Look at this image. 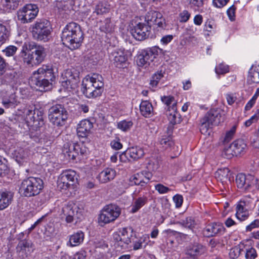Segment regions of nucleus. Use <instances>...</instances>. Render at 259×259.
<instances>
[{
  "mask_svg": "<svg viewBox=\"0 0 259 259\" xmlns=\"http://www.w3.org/2000/svg\"><path fill=\"white\" fill-rule=\"evenodd\" d=\"M236 8L234 5L231 6L227 10V13L228 16L231 21H233L235 17Z\"/></svg>",
  "mask_w": 259,
  "mask_h": 259,
  "instance_id": "obj_59",
  "label": "nucleus"
},
{
  "mask_svg": "<svg viewBox=\"0 0 259 259\" xmlns=\"http://www.w3.org/2000/svg\"><path fill=\"white\" fill-rule=\"evenodd\" d=\"M250 143L254 148L259 149V134L256 131L250 138Z\"/></svg>",
  "mask_w": 259,
  "mask_h": 259,
  "instance_id": "obj_52",
  "label": "nucleus"
},
{
  "mask_svg": "<svg viewBox=\"0 0 259 259\" xmlns=\"http://www.w3.org/2000/svg\"><path fill=\"white\" fill-rule=\"evenodd\" d=\"M215 72L217 74H224L229 71V68L227 65L223 64H220L215 69Z\"/></svg>",
  "mask_w": 259,
  "mask_h": 259,
  "instance_id": "obj_54",
  "label": "nucleus"
},
{
  "mask_svg": "<svg viewBox=\"0 0 259 259\" xmlns=\"http://www.w3.org/2000/svg\"><path fill=\"white\" fill-rule=\"evenodd\" d=\"M79 145L73 142L66 143L64 145L63 153L69 160H74L79 155Z\"/></svg>",
  "mask_w": 259,
  "mask_h": 259,
  "instance_id": "obj_21",
  "label": "nucleus"
},
{
  "mask_svg": "<svg viewBox=\"0 0 259 259\" xmlns=\"http://www.w3.org/2000/svg\"><path fill=\"white\" fill-rule=\"evenodd\" d=\"M92 127V123L89 120H81L77 125V134L79 137H85L89 134Z\"/></svg>",
  "mask_w": 259,
  "mask_h": 259,
  "instance_id": "obj_24",
  "label": "nucleus"
},
{
  "mask_svg": "<svg viewBox=\"0 0 259 259\" xmlns=\"http://www.w3.org/2000/svg\"><path fill=\"white\" fill-rule=\"evenodd\" d=\"M14 156L18 163H21L23 160L26 159L28 156V150L21 147H18L14 153Z\"/></svg>",
  "mask_w": 259,
  "mask_h": 259,
  "instance_id": "obj_32",
  "label": "nucleus"
},
{
  "mask_svg": "<svg viewBox=\"0 0 259 259\" xmlns=\"http://www.w3.org/2000/svg\"><path fill=\"white\" fill-rule=\"evenodd\" d=\"M223 155L226 158L228 159L231 158L235 156H237L232 144L224 148L223 152Z\"/></svg>",
  "mask_w": 259,
  "mask_h": 259,
  "instance_id": "obj_50",
  "label": "nucleus"
},
{
  "mask_svg": "<svg viewBox=\"0 0 259 259\" xmlns=\"http://www.w3.org/2000/svg\"><path fill=\"white\" fill-rule=\"evenodd\" d=\"M163 76L162 73L161 71L157 72L155 73L152 77V79L150 80V85L154 88L156 87L160 79Z\"/></svg>",
  "mask_w": 259,
  "mask_h": 259,
  "instance_id": "obj_53",
  "label": "nucleus"
},
{
  "mask_svg": "<svg viewBox=\"0 0 259 259\" xmlns=\"http://www.w3.org/2000/svg\"><path fill=\"white\" fill-rule=\"evenodd\" d=\"M225 230L223 224L213 223L207 225L203 232L205 236L209 237L222 234L225 232Z\"/></svg>",
  "mask_w": 259,
  "mask_h": 259,
  "instance_id": "obj_22",
  "label": "nucleus"
},
{
  "mask_svg": "<svg viewBox=\"0 0 259 259\" xmlns=\"http://www.w3.org/2000/svg\"><path fill=\"white\" fill-rule=\"evenodd\" d=\"M110 60L117 67H122L127 60L125 52L122 49H116L109 56Z\"/></svg>",
  "mask_w": 259,
  "mask_h": 259,
  "instance_id": "obj_23",
  "label": "nucleus"
},
{
  "mask_svg": "<svg viewBox=\"0 0 259 259\" xmlns=\"http://www.w3.org/2000/svg\"><path fill=\"white\" fill-rule=\"evenodd\" d=\"M169 122L172 124H176L181 122L180 115L177 112V108L175 109L167 110L166 113Z\"/></svg>",
  "mask_w": 259,
  "mask_h": 259,
  "instance_id": "obj_38",
  "label": "nucleus"
},
{
  "mask_svg": "<svg viewBox=\"0 0 259 259\" xmlns=\"http://www.w3.org/2000/svg\"><path fill=\"white\" fill-rule=\"evenodd\" d=\"M258 119V116H257L256 114H254L249 119H248L244 122V125L246 127H249L253 123L256 122L257 121Z\"/></svg>",
  "mask_w": 259,
  "mask_h": 259,
  "instance_id": "obj_60",
  "label": "nucleus"
},
{
  "mask_svg": "<svg viewBox=\"0 0 259 259\" xmlns=\"http://www.w3.org/2000/svg\"><path fill=\"white\" fill-rule=\"evenodd\" d=\"M242 255H244L245 259H255L257 256L255 249L250 247L244 243V249Z\"/></svg>",
  "mask_w": 259,
  "mask_h": 259,
  "instance_id": "obj_39",
  "label": "nucleus"
},
{
  "mask_svg": "<svg viewBox=\"0 0 259 259\" xmlns=\"http://www.w3.org/2000/svg\"><path fill=\"white\" fill-rule=\"evenodd\" d=\"M24 64L29 66L39 64L45 57V49L34 43L25 42L20 54Z\"/></svg>",
  "mask_w": 259,
  "mask_h": 259,
  "instance_id": "obj_3",
  "label": "nucleus"
},
{
  "mask_svg": "<svg viewBox=\"0 0 259 259\" xmlns=\"http://www.w3.org/2000/svg\"><path fill=\"white\" fill-rule=\"evenodd\" d=\"M48 117L50 122L53 125L62 126L66 123L68 113L63 105L56 104L49 109Z\"/></svg>",
  "mask_w": 259,
  "mask_h": 259,
  "instance_id": "obj_8",
  "label": "nucleus"
},
{
  "mask_svg": "<svg viewBox=\"0 0 259 259\" xmlns=\"http://www.w3.org/2000/svg\"><path fill=\"white\" fill-rule=\"evenodd\" d=\"M8 167L6 163V160L0 156V176L5 173V171L7 170Z\"/></svg>",
  "mask_w": 259,
  "mask_h": 259,
  "instance_id": "obj_61",
  "label": "nucleus"
},
{
  "mask_svg": "<svg viewBox=\"0 0 259 259\" xmlns=\"http://www.w3.org/2000/svg\"><path fill=\"white\" fill-rule=\"evenodd\" d=\"M116 171L111 168H106L98 176L97 179L102 183H107L114 179Z\"/></svg>",
  "mask_w": 259,
  "mask_h": 259,
  "instance_id": "obj_25",
  "label": "nucleus"
},
{
  "mask_svg": "<svg viewBox=\"0 0 259 259\" xmlns=\"http://www.w3.org/2000/svg\"><path fill=\"white\" fill-rule=\"evenodd\" d=\"M151 26L146 23H139L130 30L132 36L138 40H143L147 38L150 35Z\"/></svg>",
  "mask_w": 259,
  "mask_h": 259,
  "instance_id": "obj_15",
  "label": "nucleus"
},
{
  "mask_svg": "<svg viewBox=\"0 0 259 259\" xmlns=\"http://www.w3.org/2000/svg\"><path fill=\"white\" fill-rule=\"evenodd\" d=\"M38 11V8L36 5L26 4L17 12L18 19L23 23L30 22L36 17Z\"/></svg>",
  "mask_w": 259,
  "mask_h": 259,
  "instance_id": "obj_11",
  "label": "nucleus"
},
{
  "mask_svg": "<svg viewBox=\"0 0 259 259\" xmlns=\"http://www.w3.org/2000/svg\"><path fill=\"white\" fill-rule=\"evenodd\" d=\"M133 123L131 120H122L118 123L117 127L123 132L129 131L133 126Z\"/></svg>",
  "mask_w": 259,
  "mask_h": 259,
  "instance_id": "obj_49",
  "label": "nucleus"
},
{
  "mask_svg": "<svg viewBox=\"0 0 259 259\" xmlns=\"http://www.w3.org/2000/svg\"><path fill=\"white\" fill-rule=\"evenodd\" d=\"M249 191L259 190V179L254 176L249 175Z\"/></svg>",
  "mask_w": 259,
  "mask_h": 259,
  "instance_id": "obj_46",
  "label": "nucleus"
},
{
  "mask_svg": "<svg viewBox=\"0 0 259 259\" xmlns=\"http://www.w3.org/2000/svg\"><path fill=\"white\" fill-rule=\"evenodd\" d=\"M129 181L131 185H141L143 186L145 184H147V182L144 180L143 174L141 173V172L132 176L129 179Z\"/></svg>",
  "mask_w": 259,
  "mask_h": 259,
  "instance_id": "obj_33",
  "label": "nucleus"
},
{
  "mask_svg": "<svg viewBox=\"0 0 259 259\" xmlns=\"http://www.w3.org/2000/svg\"><path fill=\"white\" fill-rule=\"evenodd\" d=\"M133 231V229L131 227L119 229L113 233V239L118 246L124 248L132 242Z\"/></svg>",
  "mask_w": 259,
  "mask_h": 259,
  "instance_id": "obj_13",
  "label": "nucleus"
},
{
  "mask_svg": "<svg viewBox=\"0 0 259 259\" xmlns=\"http://www.w3.org/2000/svg\"><path fill=\"white\" fill-rule=\"evenodd\" d=\"M149 237L147 235H143L137 241L134 242L133 249L135 250L142 248L143 246L145 247L147 243L146 242Z\"/></svg>",
  "mask_w": 259,
  "mask_h": 259,
  "instance_id": "obj_47",
  "label": "nucleus"
},
{
  "mask_svg": "<svg viewBox=\"0 0 259 259\" xmlns=\"http://www.w3.org/2000/svg\"><path fill=\"white\" fill-rule=\"evenodd\" d=\"M171 134V132L169 131L168 136H163L160 141V144L166 149L169 148H171L174 145V143L171 140V138L170 136Z\"/></svg>",
  "mask_w": 259,
  "mask_h": 259,
  "instance_id": "obj_45",
  "label": "nucleus"
},
{
  "mask_svg": "<svg viewBox=\"0 0 259 259\" xmlns=\"http://www.w3.org/2000/svg\"><path fill=\"white\" fill-rule=\"evenodd\" d=\"M253 200L249 196L245 197L237 204L236 217L240 221L246 220L249 217V210L253 205Z\"/></svg>",
  "mask_w": 259,
  "mask_h": 259,
  "instance_id": "obj_14",
  "label": "nucleus"
},
{
  "mask_svg": "<svg viewBox=\"0 0 259 259\" xmlns=\"http://www.w3.org/2000/svg\"><path fill=\"white\" fill-rule=\"evenodd\" d=\"M159 51L160 49L157 47L142 51L137 56L136 60L137 65L139 66L146 68L158 55Z\"/></svg>",
  "mask_w": 259,
  "mask_h": 259,
  "instance_id": "obj_12",
  "label": "nucleus"
},
{
  "mask_svg": "<svg viewBox=\"0 0 259 259\" xmlns=\"http://www.w3.org/2000/svg\"><path fill=\"white\" fill-rule=\"evenodd\" d=\"M25 118L28 122H32L34 124L41 126L44 124V112L38 109L33 110L27 109L25 112Z\"/></svg>",
  "mask_w": 259,
  "mask_h": 259,
  "instance_id": "obj_19",
  "label": "nucleus"
},
{
  "mask_svg": "<svg viewBox=\"0 0 259 259\" xmlns=\"http://www.w3.org/2000/svg\"><path fill=\"white\" fill-rule=\"evenodd\" d=\"M127 154L133 160H137L143 156L144 152L142 148L135 147L130 148Z\"/></svg>",
  "mask_w": 259,
  "mask_h": 259,
  "instance_id": "obj_34",
  "label": "nucleus"
},
{
  "mask_svg": "<svg viewBox=\"0 0 259 259\" xmlns=\"http://www.w3.org/2000/svg\"><path fill=\"white\" fill-rule=\"evenodd\" d=\"M229 0H213V5L217 8H222L225 6Z\"/></svg>",
  "mask_w": 259,
  "mask_h": 259,
  "instance_id": "obj_62",
  "label": "nucleus"
},
{
  "mask_svg": "<svg viewBox=\"0 0 259 259\" xmlns=\"http://www.w3.org/2000/svg\"><path fill=\"white\" fill-rule=\"evenodd\" d=\"M21 2V0H3V7L7 11L16 9Z\"/></svg>",
  "mask_w": 259,
  "mask_h": 259,
  "instance_id": "obj_40",
  "label": "nucleus"
},
{
  "mask_svg": "<svg viewBox=\"0 0 259 259\" xmlns=\"http://www.w3.org/2000/svg\"><path fill=\"white\" fill-rule=\"evenodd\" d=\"M173 201L175 204L176 207L177 208H180L183 204V196L181 195L177 194L173 197Z\"/></svg>",
  "mask_w": 259,
  "mask_h": 259,
  "instance_id": "obj_56",
  "label": "nucleus"
},
{
  "mask_svg": "<svg viewBox=\"0 0 259 259\" xmlns=\"http://www.w3.org/2000/svg\"><path fill=\"white\" fill-rule=\"evenodd\" d=\"M83 94L88 98L100 96L104 90V82L102 76L98 74L88 75L84 77L82 82Z\"/></svg>",
  "mask_w": 259,
  "mask_h": 259,
  "instance_id": "obj_4",
  "label": "nucleus"
},
{
  "mask_svg": "<svg viewBox=\"0 0 259 259\" xmlns=\"http://www.w3.org/2000/svg\"><path fill=\"white\" fill-rule=\"evenodd\" d=\"M182 224L184 227L190 228L193 226L194 222L191 218H188L185 220L183 221Z\"/></svg>",
  "mask_w": 259,
  "mask_h": 259,
  "instance_id": "obj_64",
  "label": "nucleus"
},
{
  "mask_svg": "<svg viewBox=\"0 0 259 259\" xmlns=\"http://www.w3.org/2000/svg\"><path fill=\"white\" fill-rule=\"evenodd\" d=\"M43 187L44 182L40 178L30 177L22 181L19 192L24 197H33L39 194Z\"/></svg>",
  "mask_w": 259,
  "mask_h": 259,
  "instance_id": "obj_5",
  "label": "nucleus"
},
{
  "mask_svg": "<svg viewBox=\"0 0 259 259\" xmlns=\"http://www.w3.org/2000/svg\"><path fill=\"white\" fill-rule=\"evenodd\" d=\"M13 196L11 192H0V210L6 208L12 203Z\"/></svg>",
  "mask_w": 259,
  "mask_h": 259,
  "instance_id": "obj_27",
  "label": "nucleus"
},
{
  "mask_svg": "<svg viewBox=\"0 0 259 259\" xmlns=\"http://www.w3.org/2000/svg\"><path fill=\"white\" fill-rule=\"evenodd\" d=\"M236 131V126L233 125L229 131H227L223 142L224 143L229 142L234 137Z\"/></svg>",
  "mask_w": 259,
  "mask_h": 259,
  "instance_id": "obj_51",
  "label": "nucleus"
},
{
  "mask_svg": "<svg viewBox=\"0 0 259 259\" xmlns=\"http://www.w3.org/2000/svg\"><path fill=\"white\" fill-rule=\"evenodd\" d=\"M79 208L75 204L69 202L62 208V213L67 223L73 222L74 220L79 219L80 212Z\"/></svg>",
  "mask_w": 259,
  "mask_h": 259,
  "instance_id": "obj_16",
  "label": "nucleus"
},
{
  "mask_svg": "<svg viewBox=\"0 0 259 259\" xmlns=\"http://www.w3.org/2000/svg\"><path fill=\"white\" fill-rule=\"evenodd\" d=\"M244 249V243H240L237 245L232 247L229 251V256L231 258L235 259L242 255Z\"/></svg>",
  "mask_w": 259,
  "mask_h": 259,
  "instance_id": "obj_36",
  "label": "nucleus"
},
{
  "mask_svg": "<svg viewBox=\"0 0 259 259\" xmlns=\"http://www.w3.org/2000/svg\"><path fill=\"white\" fill-rule=\"evenodd\" d=\"M55 79V75L52 66L43 65L33 72L29 80V84L37 90L46 92L52 88V82Z\"/></svg>",
  "mask_w": 259,
  "mask_h": 259,
  "instance_id": "obj_1",
  "label": "nucleus"
},
{
  "mask_svg": "<svg viewBox=\"0 0 259 259\" xmlns=\"http://www.w3.org/2000/svg\"><path fill=\"white\" fill-rule=\"evenodd\" d=\"M121 208L116 204H109L105 205L99 216V223L107 224L115 221L121 214Z\"/></svg>",
  "mask_w": 259,
  "mask_h": 259,
  "instance_id": "obj_9",
  "label": "nucleus"
},
{
  "mask_svg": "<svg viewBox=\"0 0 259 259\" xmlns=\"http://www.w3.org/2000/svg\"><path fill=\"white\" fill-rule=\"evenodd\" d=\"M232 144L237 156L243 152L246 148V144L242 139L236 140Z\"/></svg>",
  "mask_w": 259,
  "mask_h": 259,
  "instance_id": "obj_37",
  "label": "nucleus"
},
{
  "mask_svg": "<svg viewBox=\"0 0 259 259\" xmlns=\"http://www.w3.org/2000/svg\"><path fill=\"white\" fill-rule=\"evenodd\" d=\"M155 189L160 194H165L170 191V189L161 184H157L155 185Z\"/></svg>",
  "mask_w": 259,
  "mask_h": 259,
  "instance_id": "obj_55",
  "label": "nucleus"
},
{
  "mask_svg": "<svg viewBox=\"0 0 259 259\" xmlns=\"http://www.w3.org/2000/svg\"><path fill=\"white\" fill-rule=\"evenodd\" d=\"M114 25L111 23L109 18L105 19L104 21H101L100 29L105 33H111L114 30Z\"/></svg>",
  "mask_w": 259,
  "mask_h": 259,
  "instance_id": "obj_42",
  "label": "nucleus"
},
{
  "mask_svg": "<svg viewBox=\"0 0 259 259\" xmlns=\"http://www.w3.org/2000/svg\"><path fill=\"white\" fill-rule=\"evenodd\" d=\"M17 50V48L16 47L10 46L6 48L4 51V52L7 56H12L15 54Z\"/></svg>",
  "mask_w": 259,
  "mask_h": 259,
  "instance_id": "obj_57",
  "label": "nucleus"
},
{
  "mask_svg": "<svg viewBox=\"0 0 259 259\" xmlns=\"http://www.w3.org/2000/svg\"><path fill=\"white\" fill-rule=\"evenodd\" d=\"M34 249V245L31 241L25 239L19 241L16 247L17 253L22 258L27 257Z\"/></svg>",
  "mask_w": 259,
  "mask_h": 259,
  "instance_id": "obj_20",
  "label": "nucleus"
},
{
  "mask_svg": "<svg viewBox=\"0 0 259 259\" xmlns=\"http://www.w3.org/2000/svg\"><path fill=\"white\" fill-rule=\"evenodd\" d=\"M147 198L146 196L140 197L135 200L132 205L131 212L135 213L138 211L142 206H143L147 202Z\"/></svg>",
  "mask_w": 259,
  "mask_h": 259,
  "instance_id": "obj_41",
  "label": "nucleus"
},
{
  "mask_svg": "<svg viewBox=\"0 0 259 259\" xmlns=\"http://www.w3.org/2000/svg\"><path fill=\"white\" fill-rule=\"evenodd\" d=\"M140 110L143 116L149 117L152 115L153 108L151 103L148 101H143L140 105Z\"/></svg>",
  "mask_w": 259,
  "mask_h": 259,
  "instance_id": "obj_29",
  "label": "nucleus"
},
{
  "mask_svg": "<svg viewBox=\"0 0 259 259\" xmlns=\"http://www.w3.org/2000/svg\"><path fill=\"white\" fill-rule=\"evenodd\" d=\"M222 112L220 109H211L200 119V131L202 134H209L208 131L213 125H217L223 121Z\"/></svg>",
  "mask_w": 259,
  "mask_h": 259,
  "instance_id": "obj_6",
  "label": "nucleus"
},
{
  "mask_svg": "<svg viewBox=\"0 0 259 259\" xmlns=\"http://www.w3.org/2000/svg\"><path fill=\"white\" fill-rule=\"evenodd\" d=\"M205 250V247L203 245L195 244L189 246L187 250V254L191 256H194L202 254Z\"/></svg>",
  "mask_w": 259,
  "mask_h": 259,
  "instance_id": "obj_31",
  "label": "nucleus"
},
{
  "mask_svg": "<svg viewBox=\"0 0 259 259\" xmlns=\"http://www.w3.org/2000/svg\"><path fill=\"white\" fill-rule=\"evenodd\" d=\"M259 226V220H255L246 227V231H250Z\"/></svg>",
  "mask_w": 259,
  "mask_h": 259,
  "instance_id": "obj_63",
  "label": "nucleus"
},
{
  "mask_svg": "<svg viewBox=\"0 0 259 259\" xmlns=\"http://www.w3.org/2000/svg\"><path fill=\"white\" fill-rule=\"evenodd\" d=\"M31 32L34 39L47 41L51 33L49 22L46 20L36 21L32 27Z\"/></svg>",
  "mask_w": 259,
  "mask_h": 259,
  "instance_id": "obj_10",
  "label": "nucleus"
},
{
  "mask_svg": "<svg viewBox=\"0 0 259 259\" xmlns=\"http://www.w3.org/2000/svg\"><path fill=\"white\" fill-rule=\"evenodd\" d=\"M75 179H77L76 172L71 169L66 170L63 171L58 178V187L63 189H66L71 185L69 182H73Z\"/></svg>",
  "mask_w": 259,
  "mask_h": 259,
  "instance_id": "obj_18",
  "label": "nucleus"
},
{
  "mask_svg": "<svg viewBox=\"0 0 259 259\" xmlns=\"http://www.w3.org/2000/svg\"><path fill=\"white\" fill-rule=\"evenodd\" d=\"M248 78L252 83H259V64L250 69Z\"/></svg>",
  "mask_w": 259,
  "mask_h": 259,
  "instance_id": "obj_35",
  "label": "nucleus"
},
{
  "mask_svg": "<svg viewBox=\"0 0 259 259\" xmlns=\"http://www.w3.org/2000/svg\"><path fill=\"white\" fill-rule=\"evenodd\" d=\"M180 22H186L190 17V14L187 10H184L180 14Z\"/></svg>",
  "mask_w": 259,
  "mask_h": 259,
  "instance_id": "obj_58",
  "label": "nucleus"
},
{
  "mask_svg": "<svg viewBox=\"0 0 259 259\" xmlns=\"http://www.w3.org/2000/svg\"><path fill=\"white\" fill-rule=\"evenodd\" d=\"M162 102L167 107V110L175 109L177 108V101L172 96H163L161 97Z\"/></svg>",
  "mask_w": 259,
  "mask_h": 259,
  "instance_id": "obj_43",
  "label": "nucleus"
},
{
  "mask_svg": "<svg viewBox=\"0 0 259 259\" xmlns=\"http://www.w3.org/2000/svg\"><path fill=\"white\" fill-rule=\"evenodd\" d=\"M9 36V33L6 26L0 24V46L6 42Z\"/></svg>",
  "mask_w": 259,
  "mask_h": 259,
  "instance_id": "obj_48",
  "label": "nucleus"
},
{
  "mask_svg": "<svg viewBox=\"0 0 259 259\" xmlns=\"http://www.w3.org/2000/svg\"><path fill=\"white\" fill-rule=\"evenodd\" d=\"M145 22L150 24V26L153 24L160 29H165L166 27L165 19L162 14L153 10L147 12L145 16Z\"/></svg>",
  "mask_w": 259,
  "mask_h": 259,
  "instance_id": "obj_17",
  "label": "nucleus"
},
{
  "mask_svg": "<svg viewBox=\"0 0 259 259\" xmlns=\"http://www.w3.org/2000/svg\"><path fill=\"white\" fill-rule=\"evenodd\" d=\"M109 9V6L106 3H99L98 5H96L93 14H96L97 15H102L108 12Z\"/></svg>",
  "mask_w": 259,
  "mask_h": 259,
  "instance_id": "obj_44",
  "label": "nucleus"
},
{
  "mask_svg": "<svg viewBox=\"0 0 259 259\" xmlns=\"http://www.w3.org/2000/svg\"><path fill=\"white\" fill-rule=\"evenodd\" d=\"M84 237V233L81 231H78L69 236L67 245L71 247L78 246L82 243Z\"/></svg>",
  "mask_w": 259,
  "mask_h": 259,
  "instance_id": "obj_28",
  "label": "nucleus"
},
{
  "mask_svg": "<svg viewBox=\"0 0 259 259\" xmlns=\"http://www.w3.org/2000/svg\"><path fill=\"white\" fill-rule=\"evenodd\" d=\"M249 175L239 174L236 177V183L238 188L242 191H249Z\"/></svg>",
  "mask_w": 259,
  "mask_h": 259,
  "instance_id": "obj_26",
  "label": "nucleus"
},
{
  "mask_svg": "<svg viewBox=\"0 0 259 259\" xmlns=\"http://www.w3.org/2000/svg\"><path fill=\"white\" fill-rule=\"evenodd\" d=\"M78 82V74L76 70L73 68L66 69L61 75L59 91L70 92L75 89Z\"/></svg>",
  "mask_w": 259,
  "mask_h": 259,
  "instance_id": "obj_7",
  "label": "nucleus"
},
{
  "mask_svg": "<svg viewBox=\"0 0 259 259\" xmlns=\"http://www.w3.org/2000/svg\"><path fill=\"white\" fill-rule=\"evenodd\" d=\"M63 44L69 49H78L83 39V32L80 26L75 23L68 24L64 28L61 36Z\"/></svg>",
  "mask_w": 259,
  "mask_h": 259,
  "instance_id": "obj_2",
  "label": "nucleus"
},
{
  "mask_svg": "<svg viewBox=\"0 0 259 259\" xmlns=\"http://www.w3.org/2000/svg\"><path fill=\"white\" fill-rule=\"evenodd\" d=\"M2 103L5 108H12L17 106L19 102L18 97L15 94H12L8 97L3 98Z\"/></svg>",
  "mask_w": 259,
  "mask_h": 259,
  "instance_id": "obj_30",
  "label": "nucleus"
}]
</instances>
